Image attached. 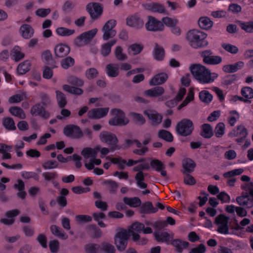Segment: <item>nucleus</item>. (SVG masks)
<instances>
[{
  "label": "nucleus",
  "instance_id": "nucleus-30",
  "mask_svg": "<svg viewBox=\"0 0 253 253\" xmlns=\"http://www.w3.org/2000/svg\"><path fill=\"white\" fill-rule=\"evenodd\" d=\"M81 154L85 159L91 158V160H93L96 157L97 154V150L95 149L86 147L82 150L81 152Z\"/></svg>",
  "mask_w": 253,
  "mask_h": 253
},
{
  "label": "nucleus",
  "instance_id": "nucleus-14",
  "mask_svg": "<svg viewBox=\"0 0 253 253\" xmlns=\"http://www.w3.org/2000/svg\"><path fill=\"white\" fill-rule=\"evenodd\" d=\"M145 27L148 31L153 32L161 31L164 28L162 22L152 16L148 17V21L145 24Z\"/></svg>",
  "mask_w": 253,
  "mask_h": 253
},
{
  "label": "nucleus",
  "instance_id": "nucleus-33",
  "mask_svg": "<svg viewBox=\"0 0 253 253\" xmlns=\"http://www.w3.org/2000/svg\"><path fill=\"white\" fill-rule=\"evenodd\" d=\"M198 24L201 29L208 30L213 25V22L208 17H201L198 21Z\"/></svg>",
  "mask_w": 253,
  "mask_h": 253
},
{
  "label": "nucleus",
  "instance_id": "nucleus-43",
  "mask_svg": "<svg viewBox=\"0 0 253 253\" xmlns=\"http://www.w3.org/2000/svg\"><path fill=\"white\" fill-rule=\"evenodd\" d=\"M133 122L138 126L143 125L145 123V119L143 116L138 113L132 112L130 114Z\"/></svg>",
  "mask_w": 253,
  "mask_h": 253
},
{
  "label": "nucleus",
  "instance_id": "nucleus-1",
  "mask_svg": "<svg viewBox=\"0 0 253 253\" xmlns=\"http://www.w3.org/2000/svg\"><path fill=\"white\" fill-rule=\"evenodd\" d=\"M207 36V35L205 33L193 29L187 33L186 39L192 48L198 49L208 45V42L206 40Z\"/></svg>",
  "mask_w": 253,
  "mask_h": 253
},
{
  "label": "nucleus",
  "instance_id": "nucleus-44",
  "mask_svg": "<svg viewBox=\"0 0 253 253\" xmlns=\"http://www.w3.org/2000/svg\"><path fill=\"white\" fill-rule=\"evenodd\" d=\"M42 58L46 62L47 64L52 66V68H56L57 66L55 65L56 62L52 59V56L51 52L49 50L44 51L42 55Z\"/></svg>",
  "mask_w": 253,
  "mask_h": 253
},
{
  "label": "nucleus",
  "instance_id": "nucleus-6",
  "mask_svg": "<svg viewBox=\"0 0 253 253\" xmlns=\"http://www.w3.org/2000/svg\"><path fill=\"white\" fill-rule=\"evenodd\" d=\"M150 169L149 164L148 163H145L137 165L133 168V170L138 171L135 175V180L136 181L137 186L141 189H146L147 187V183L144 182L145 179V175L142 170L145 169Z\"/></svg>",
  "mask_w": 253,
  "mask_h": 253
},
{
  "label": "nucleus",
  "instance_id": "nucleus-34",
  "mask_svg": "<svg viewBox=\"0 0 253 253\" xmlns=\"http://www.w3.org/2000/svg\"><path fill=\"white\" fill-rule=\"evenodd\" d=\"M106 73L110 77H116L119 73L118 65L113 64H108L106 66Z\"/></svg>",
  "mask_w": 253,
  "mask_h": 253
},
{
  "label": "nucleus",
  "instance_id": "nucleus-5",
  "mask_svg": "<svg viewBox=\"0 0 253 253\" xmlns=\"http://www.w3.org/2000/svg\"><path fill=\"white\" fill-rule=\"evenodd\" d=\"M98 30L93 29L85 32L77 36L74 40V44L78 47H82L88 44L96 35Z\"/></svg>",
  "mask_w": 253,
  "mask_h": 253
},
{
  "label": "nucleus",
  "instance_id": "nucleus-42",
  "mask_svg": "<svg viewBox=\"0 0 253 253\" xmlns=\"http://www.w3.org/2000/svg\"><path fill=\"white\" fill-rule=\"evenodd\" d=\"M115 244L117 249L120 251H124L127 246V241L129 238H114Z\"/></svg>",
  "mask_w": 253,
  "mask_h": 253
},
{
  "label": "nucleus",
  "instance_id": "nucleus-38",
  "mask_svg": "<svg viewBox=\"0 0 253 253\" xmlns=\"http://www.w3.org/2000/svg\"><path fill=\"white\" fill-rule=\"evenodd\" d=\"M2 125L8 130H14L16 129L13 119L10 117H7L2 119Z\"/></svg>",
  "mask_w": 253,
  "mask_h": 253
},
{
  "label": "nucleus",
  "instance_id": "nucleus-52",
  "mask_svg": "<svg viewBox=\"0 0 253 253\" xmlns=\"http://www.w3.org/2000/svg\"><path fill=\"white\" fill-rule=\"evenodd\" d=\"M236 202L241 206L245 207L247 208H251L253 207V199H242L240 197L236 198Z\"/></svg>",
  "mask_w": 253,
  "mask_h": 253
},
{
  "label": "nucleus",
  "instance_id": "nucleus-26",
  "mask_svg": "<svg viewBox=\"0 0 253 253\" xmlns=\"http://www.w3.org/2000/svg\"><path fill=\"white\" fill-rule=\"evenodd\" d=\"M140 213L149 214L155 213L157 211V209H155L151 202H146L143 203L139 209Z\"/></svg>",
  "mask_w": 253,
  "mask_h": 253
},
{
  "label": "nucleus",
  "instance_id": "nucleus-8",
  "mask_svg": "<svg viewBox=\"0 0 253 253\" xmlns=\"http://www.w3.org/2000/svg\"><path fill=\"white\" fill-rule=\"evenodd\" d=\"M129 234L132 237H140L139 234H144L153 233L152 229L150 227H145V225L138 221H135L129 227Z\"/></svg>",
  "mask_w": 253,
  "mask_h": 253
},
{
  "label": "nucleus",
  "instance_id": "nucleus-58",
  "mask_svg": "<svg viewBox=\"0 0 253 253\" xmlns=\"http://www.w3.org/2000/svg\"><path fill=\"white\" fill-rule=\"evenodd\" d=\"M129 229L126 230L124 228L118 227L116 229V233L115 237H130Z\"/></svg>",
  "mask_w": 253,
  "mask_h": 253
},
{
  "label": "nucleus",
  "instance_id": "nucleus-64",
  "mask_svg": "<svg viewBox=\"0 0 253 253\" xmlns=\"http://www.w3.org/2000/svg\"><path fill=\"white\" fill-rule=\"evenodd\" d=\"M229 218L223 214H220L216 216L215 219V223L219 225L228 224Z\"/></svg>",
  "mask_w": 253,
  "mask_h": 253
},
{
  "label": "nucleus",
  "instance_id": "nucleus-20",
  "mask_svg": "<svg viewBox=\"0 0 253 253\" xmlns=\"http://www.w3.org/2000/svg\"><path fill=\"white\" fill-rule=\"evenodd\" d=\"M196 167V164L192 159L187 158L182 161L183 169L181 171L183 173H191L193 172Z\"/></svg>",
  "mask_w": 253,
  "mask_h": 253
},
{
  "label": "nucleus",
  "instance_id": "nucleus-49",
  "mask_svg": "<svg viewBox=\"0 0 253 253\" xmlns=\"http://www.w3.org/2000/svg\"><path fill=\"white\" fill-rule=\"evenodd\" d=\"M200 100L205 103H209L212 99V95L207 90H203L199 93Z\"/></svg>",
  "mask_w": 253,
  "mask_h": 253
},
{
  "label": "nucleus",
  "instance_id": "nucleus-16",
  "mask_svg": "<svg viewBox=\"0 0 253 253\" xmlns=\"http://www.w3.org/2000/svg\"><path fill=\"white\" fill-rule=\"evenodd\" d=\"M126 25L129 27L139 29L144 25L143 20L137 14L128 17L126 19Z\"/></svg>",
  "mask_w": 253,
  "mask_h": 253
},
{
  "label": "nucleus",
  "instance_id": "nucleus-56",
  "mask_svg": "<svg viewBox=\"0 0 253 253\" xmlns=\"http://www.w3.org/2000/svg\"><path fill=\"white\" fill-rule=\"evenodd\" d=\"M100 250L105 253H115L116 252L115 248L112 245L105 242L101 244Z\"/></svg>",
  "mask_w": 253,
  "mask_h": 253
},
{
  "label": "nucleus",
  "instance_id": "nucleus-51",
  "mask_svg": "<svg viewBox=\"0 0 253 253\" xmlns=\"http://www.w3.org/2000/svg\"><path fill=\"white\" fill-rule=\"evenodd\" d=\"M241 93L243 97L246 99L253 98V89L249 86L243 87L241 90Z\"/></svg>",
  "mask_w": 253,
  "mask_h": 253
},
{
  "label": "nucleus",
  "instance_id": "nucleus-59",
  "mask_svg": "<svg viewBox=\"0 0 253 253\" xmlns=\"http://www.w3.org/2000/svg\"><path fill=\"white\" fill-rule=\"evenodd\" d=\"M58 165V163L56 161L48 160L43 163L42 166L45 169H50L57 168Z\"/></svg>",
  "mask_w": 253,
  "mask_h": 253
},
{
  "label": "nucleus",
  "instance_id": "nucleus-13",
  "mask_svg": "<svg viewBox=\"0 0 253 253\" xmlns=\"http://www.w3.org/2000/svg\"><path fill=\"white\" fill-rule=\"evenodd\" d=\"M32 116H39L44 119H47L50 117V113L45 110V108L38 103L33 105L30 110Z\"/></svg>",
  "mask_w": 253,
  "mask_h": 253
},
{
  "label": "nucleus",
  "instance_id": "nucleus-48",
  "mask_svg": "<svg viewBox=\"0 0 253 253\" xmlns=\"http://www.w3.org/2000/svg\"><path fill=\"white\" fill-rule=\"evenodd\" d=\"M103 184L107 186L109 192L112 194L116 193L119 187V184L112 180H105L103 182Z\"/></svg>",
  "mask_w": 253,
  "mask_h": 253
},
{
  "label": "nucleus",
  "instance_id": "nucleus-35",
  "mask_svg": "<svg viewBox=\"0 0 253 253\" xmlns=\"http://www.w3.org/2000/svg\"><path fill=\"white\" fill-rule=\"evenodd\" d=\"M56 98L58 106L63 108L67 104V100L65 95L59 90H56Z\"/></svg>",
  "mask_w": 253,
  "mask_h": 253
},
{
  "label": "nucleus",
  "instance_id": "nucleus-3",
  "mask_svg": "<svg viewBox=\"0 0 253 253\" xmlns=\"http://www.w3.org/2000/svg\"><path fill=\"white\" fill-rule=\"evenodd\" d=\"M194 128V125L191 120L183 119L177 123L175 130L178 135L186 137L192 134Z\"/></svg>",
  "mask_w": 253,
  "mask_h": 253
},
{
  "label": "nucleus",
  "instance_id": "nucleus-53",
  "mask_svg": "<svg viewBox=\"0 0 253 253\" xmlns=\"http://www.w3.org/2000/svg\"><path fill=\"white\" fill-rule=\"evenodd\" d=\"M74 63V59L72 57L68 56L61 61V66L63 69H67L69 67H72Z\"/></svg>",
  "mask_w": 253,
  "mask_h": 253
},
{
  "label": "nucleus",
  "instance_id": "nucleus-9",
  "mask_svg": "<svg viewBox=\"0 0 253 253\" xmlns=\"http://www.w3.org/2000/svg\"><path fill=\"white\" fill-rule=\"evenodd\" d=\"M85 9L89 13L91 19L93 20H96L102 15L103 11V6L100 3L91 2L86 5Z\"/></svg>",
  "mask_w": 253,
  "mask_h": 253
},
{
  "label": "nucleus",
  "instance_id": "nucleus-27",
  "mask_svg": "<svg viewBox=\"0 0 253 253\" xmlns=\"http://www.w3.org/2000/svg\"><path fill=\"white\" fill-rule=\"evenodd\" d=\"M117 42L116 40H113L105 43L101 45L100 53L104 57L108 56L111 51V48Z\"/></svg>",
  "mask_w": 253,
  "mask_h": 253
},
{
  "label": "nucleus",
  "instance_id": "nucleus-7",
  "mask_svg": "<svg viewBox=\"0 0 253 253\" xmlns=\"http://www.w3.org/2000/svg\"><path fill=\"white\" fill-rule=\"evenodd\" d=\"M111 113L114 117L109 121V124L114 126H124L129 123V120L126 117L125 113L119 109H113Z\"/></svg>",
  "mask_w": 253,
  "mask_h": 253
},
{
  "label": "nucleus",
  "instance_id": "nucleus-29",
  "mask_svg": "<svg viewBox=\"0 0 253 253\" xmlns=\"http://www.w3.org/2000/svg\"><path fill=\"white\" fill-rule=\"evenodd\" d=\"M200 134L205 138H211L213 135L211 126L209 124H203L202 126V131Z\"/></svg>",
  "mask_w": 253,
  "mask_h": 253
},
{
  "label": "nucleus",
  "instance_id": "nucleus-25",
  "mask_svg": "<svg viewBox=\"0 0 253 253\" xmlns=\"http://www.w3.org/2000/svg\"><path fill=\"white\" fill-rule=\"evenodd\" d=\"M244 62L239 61L233 64L224 65L222 70L226 73H234L241 69L244 66Z\"/></svg>",
  "mask_w": 253,
  "mask_h": 253
},
{
  "label": "nucleus",
  "instance_id": "nucleus-45",
  "mask_svg": "<svg viewBox=\"0 0 253 253\" xmlns=\"http://www.w3.org/2000/svg\"><path fill=\"white\" fill-rule=\"evenodd\" d=\"M143 49V45L138 43H133L129 46L128 52L129 54H132L133 55H135L140 53Z\"/></svg>",
  "mask_w": 253,
  "mask_h": 253
},
{
  "label": "nucleus",
  "instance_id": "nucleus-57",
  "mask_svg": "<svg viewBox=\"0 0 253 253\" xmlns=\"http://www.w3.org/2000/svg\"><path fill=\"white\" fill-rule=\"evenodd\" d=\"M152 168L157 171H160L165 168L163 163L158 159H154L150 162Z\"/></svg>",
  "mask_w": 253,
  "mask_h": 253
},
{
  "label": "nucleus",
  "instance_id": "nucleus-24",
  "mask_svg": "<svg viewBox=\"0 0 253 253\" xmlns=\"http://www.w3.org/2000/svg\"><path fill=\"white\" fill-rule=\"evenodd\" d=\"M165 90L162 86H158L150 89L145 90L144 94L152 97H157L164 93Z\"/></svg>",
  "mask_w": 253,
  "mask_h": 253
},
{
  "label": "nucleus",
  "instance_id": "nucleus-46",
  "mask_svg": "<svg viewBox=\"0 0 253 253\" xmlns=\"http://www.w3.org/2000/svg\"><path fill=\"white\" fill-rule=\"evenodd\" d=\"M56 34L62 37H67L72 35L75 33L74 29H69L65 27H59L56 30Z\"/></svg>",
  "mask_w": 253,
  "mask_h": 253
},
{
  "label": "nucleus",
  "instance_id": "nucleus-41",
  "mask_svg": "<svg viewBox=\"0 0 253 253\" xmlns=\"http://www.w3.org/2000/svg\"><path fill=\"white\" fill-rule=\"evenodd\" d=\"M87 232L89 236L99 237L102 235L101 230L95 225H91L87 228Z\"/></svg>",
  "mask_w": 253,
  "mask_h": 253
},
{
  "label": "nucleus",
  "instance_id": "nucleus-22",
  "mask_svg": "<svg viewBox=\"0 0 253 253\" xmlns=\"http://www.w3.org/2000/svg\"><path fill=\"white\" fill-rule=\"evenodd\" d=\"M14 189L18 190L17 193V196L21 199H24L27 195L25 191V184L22 180L18 179L17 183H15L13 185Z\"/></svg>",
  "mask_w": 253,
  "mask_h": 253
},
{
  "label": "nucleus",
  "instance_id": "nucleus-23",
  "mask_svg": "<svg viewBox=\"0 0 253 253\" xmlns=\"http://www.w3.org/2000/svg\"><path fill=\"white\" fill-rule=\"evenodd\" d=\"M153 56L155 59L157 61H162L164 59L165 52L164 48L159 45L157 43H155L153 49Z\"/></svg>",
  "mask_w": 253,
  "mask_h": 253
},
{
  "label": "nucleus",
  "instance_id": "nucleus-32",
  "mask_svg": "<svg viewBox=\"0 0 253 253\" xmlns=\"http://www.w3.org/2000/svg\"><path fill=\"white\" fill-rule=\"evenodd\" d=\"M124 202L131 207H138L141 206V202L140 199L136 197L133 198L124 197L123 198Z\"/></svg>",
  "mask_w": 253,
  "mask_h": 253
},
{
  "label": "nucleus",
  "instance_id": "nucleus-63",
  "mask_svg": "<svg viewBox=\"0 0 253 253\" xmlns=\"http://www.w3.org/2000/svg\"><path fill=\"white\" fill-rule=\"evenodd\" d=\"M68 82L72 84L79 86H82L84 85V81L75 77V76H70L68 79Z\"/></svg>",
  "mask_w": 253,
  "mask_h": 253
},
{
  "label": "nucleus",
  "instance_id": "nucleus-28",
  "mask_svg": "<svg viewBox=\"0 0 253 253\" xmlns=\"http://www.w3.org/2000/svg\"><path fill=\"white\" fill-rule=\"evenodd\" d=\"M171 245L175 248V251L177 252L181 253L183 249L188 248L189 243L187 242L182 241L179 239L177 238L172 241Z\"/></svg>",
  "mask_w": 253,
  "mask_h": 253
},
{
  "label": "nucleus",
  "instance_id": "nucleus-50",
  "mask_svg": "<svg viewBox=\"0 0 253 253\" xmlns=\"http://www.w3.org/2000/svg\"><path fill=\"white\" fill-rule=\"evenodd\" d=\"M123 48L121 46H117L114 51L115 56L116 59L120 61H125L126 60L127 55L123 52Z\"/></svg>",
  "mask_w": 253,
  "mask_h": 253
},
{
  "label": "nucleus",
  "instance_id": "nucleus-19",
  "mask_svg": "<svg viewBox=\"0 0 253 253\" xmlns=\"http://www.w3.org/2000/svg\"><path fill=\"white\" fill-rule=\"evenodd\" d=\"M21 36L25 39H30L34 34V29L29 24H23L19 29Z\"/></svg>",
  "mask_w": 253,
  "mask_h": 253
},
{
  "label": "nucleus",
  "instance_id": "nucleus-60",
  "mask_svg": "<svg viewBox=\"0 0 253 253\" xmlns=\"http://www.w3.org/2000/svg\"><path fill=\"white\" fill-rule=\"evenodd\" d=\"M98 75V72L94 68H91L85 71V77L89 80H93L96 78Z\"/></svg>",
  "mask_w": 253,
  "mask_h": 253
},
{
  "label": "nucleus",
  "instance_id": "nucleus-12",
  "mask_svg": "<svg viewBox=\"0 0 253 253\" xmlns=\"http://www.w3.org/2000/svg\"><path fill=\"white\" fill-rule=\"evenodd\" d=\"M64 134L68 137L74 138H79L83 136V132L80 127L75 125H67L63 129Z\"/></svg>",
  "mask_w": 253,
  "mask_h": 253
},
{
  "label": "nucleus",
  "instance_id": "nucleus-15",
  "mask_svg": "<svg viewBox=\"0 0 253 253\" xmlns=\"http://www.w3.org/2000/svg\"><path fill=\"white\" fill-rule=\"evenodd\" d=\"M109 110L108 107L91 109L88 111L87 117L89 119L98 120L105 117L107 115Z\"/></svg>",
  "mask_w": 253,
  "mask_h": 253
},
{
  "label": "nucleus",
  "instance_id": "nucleus-10",
  "mask_svg": "<svg viewBox=\"0 0 253 253\" xmlns=\"http://www.w3.org/2000/svg\"><path fill=\"white\" fill-rule=\"evenodd\" d=\"M100 138L102 142H104L109 145L112 146L110 148V151L113 152L116 150L120 149L121 147L117 144L118 142V139L115 134L108 131H102L99 135Z\"/></svg>",
  "mask_w": 253,
  "mask_h": 253
},
{
  "label": "nucleus",
  "instance_id": "nucleus-39",
  "mask_svg": "<svg viewBox=\"0 0 253 253\" xmlns=\"http://www.w3.org/2000/svg\"><path fill=\"white\" fill-rule=\"evenodd\" d=\"M158 136L167 142H172L173 140V137L172 134L169 131L165 129H161L158 133Z\"/></svg>",
  "mask_w": 253,
  "mask_h": 253
},
{
  "label": "nucleus",
  "instance_id": "nucleus-47",
  "mask_svg": "<svg viewBox=\"0 0 253 253\" xmlns=\"http://www.w3.org/2000/svg\"><path fill=\"white\" fill-rule=\"evenodd\" d=\"M62 88L65 91L75 95H80L83 93V90L81 88L67 84L63 85Z\"/></svg>",
  "mask_w": 253,
  "mask_h": 253
},
{
  "label": "nucleus",
  "instance_id": "nucleus-18",
  "mask_svg": "<svg viewBox=\"0 0 253 253\" xmlns=\"http://www.w3.org/2000/svg\"><path fill=\"white\" fill-rule=\"evenodd\" d=\"M144 114L151 121L152 124L154 126H156L162 122V116L154 110H146L144 111Z\"/></svg>",
  "mask_w": 253,
  "mask_h": 253
},
{
  "label": "nucleus",
  "instance_id": "nucleus-40",
  "mask_svg": "<svg viewBox=\"0 0 253 253\" xmlns=\"http://www.w3.org/2000/svg\"><path fill=\"white\" fill-rule=\"evenodd\" d=\"M101 246L97 244L89 243L84 246L86 253H100Z\"/></svg>",
  "mask_w": 253,
  "mask_h": 253
},
{
  "label": "nucleus",
  "instance_id": "nucleus-62",
  "mask_svg": "<svg viewBox=\"0 0 253 253\" xmlns=\"http://www.w3.org/2000/svg\"><path fill=\"white\" fill-rule=\"evenodd\" d=\"M50 230L54 235L58 237H64L65 236L63 230L55 225H52L50 226Z\"/></svg>",
  "mask_w": 253,
  "mask_h": 253
},
{
  "label": "nucleus",
  "instance_id": "nucleus-54",
  "mask_svg": "<svg viewBox=\"0 0 253 253\" xmlns=\"http://www.w3.org/2000/svg\"><path fill=\"white\" fill-rule=\"evenodd\" d=\"M11 55L16 62L19 61L24 57V54L20 51L18 47H15L12 49Z\"/></svg>",
  "mask_w": 253,
  "mask_h": 253
},
{
  "label": "nucleus",
  "instance_id": "nucleus-36",
  "mask_svg": "<svg viewBox=\"0 0 253 253\" xmlns=\"http://www.w3.org/2000/svg\"><path fill=\"white\" fill-rule=\"evenodd\" d=\"M9 112L12 115L16 116L21 119H24L26 118V115L24 111L19 107H10L9 108Z\"/></svg>",
  "mask_w": 253,
  "mask_h": 253
},
{
  "label": "nucleus",
  "instance_id": "nucleus-2",
  "mask_svg": "<svg viewBox=\"0 0 253 253\" xmlns=\"http://www.w3.org/2000/svg\"><path fill=\"white\" fill-rule=\"evenodd\" d=\"M190 70L195 79L200 83L208 84L213 81L210 71L201 64L191 65Z\"/></svg>",
  "mask_w": 253,
  "mask_h": 253
},
{
  "label": "nucleus",
  "instance_id": "nucleus-31",
  "mask_svg": "<svg viewBox=\"0 0 253 253\" xmlns=\"http://www.w3.org/2000/svg\"><path fill=\"white\" fill-rule=\"evenodd\" d=\"M39 96L41 99V102L40 103L45 108L52 105V101L48 94L45 92H41Z\"/></svg>",
  "mask_w": 253,
  "mask_h": 253
},
{
  "label": "nucleus",
  "instance_id": "nucleus-11",
  "mask_svg": "<svg viewBox=\"0 0 253 253\" xmlns=\"http://www.w3.org/2000/svg\"><path fill=\"white\" fill-rule=\"evenodd\" d=\"M201 56L203 58L204 63L210 65H216L222 62V58L219 56L213 55L211 50H206L201 53Z\"/></svg>",
  "mask_w": 253,
  "mask_h": 253
},
{
  "label": "nucleus",
  "instance_id": "nucleus-17",
  "mask_svg": "<svg viewBox=\"0 0 253 253\" xmlns=\"http://www.w3.org/2000/svg\"><path fill=\"white\" fill-rule=\"evenodd\" d=\"M69 46L64 44H59L54 47L55 56L58 58H64L70 53Z\"/></svg>",
  "mask_w": 253,
  "mask_h": 253
},
{
  "label": "nucleus",
  "instance_id": "nucleus-37",
  "mask_svg": "<svg viewBox=\"0 0 253 253\" xmlns=\"http://www.w3.org/2000/svg\"><path fill=\"white\" fill-rule=\"evenodd\" d=\"M31 64L30 61L26 60L19 64L17 67V71L19 75H24L26 74L30 69Z\"/></svg>",
  "mask_w": 253,
  "mask_h": 253
},
{
  "label": "nucleus",
  "instance_id": "nucleus-61",
  "mask_svg": "<svg viewBox=\"0 0 253 253\" xmlns=\"http://www.w3.org/2000/svg\"><path fill=\"white\" fill-rule=\"evenodd\" d=\"M102 31L103 33L102 38L104 41H107L109 39L113 38L116 34V31L115 30H104L102 29Z\"/></svg>",
  "mask_w": 253,
  "mask_h": 253
},
{
  "label": "nucleus",
  "instance_id": "nucleus-55",
  "mask_svg": "<svg viewBox=\"0 0 253 253\" xmlns=\"http://www.w3.org/2000/svg\"><path fill=\"white\" fill-rule=\"evenodd\" d=\"M225 132V125L223 123H219L214 129L215 135L217 138L221 137Z\"/></svg>",
  "mask_w": 253,
  "mask_h": 253
},
{
  "label": "nucleus",
  "instance_id": "nucleus-4",
  "mask_svg": "<svg viewBox=\"0 0 253 253\" xmlns=\"http://www.w3.org/2000/svg\"><path fill=\"white\" fill-rule=\"evenodd\" d=\"M152 226L154 228L153 235L155 237H173L174 234L172 232L164 229L167 226L165 220H157L153 222Z\"/></svg>",
  "mask_w": 253,
  "mask_h": 253
},
{
  "label": "nucleus",
  "instance_id": "nucleus-21",
  "mask_svg": "<svg viewBox=\"0 0 253 253\" xmlns=\"http://www.w3.org/2000/svg\"><path fill=\"white\" fill-rule=\"evenodd\" d=\"M168 79V75L165 73H161L153 77L149 82L150 85H157L164 84Z\"/></svg>",
  "mask_w": 253,
  "mask_h": 253
}]
</instances>
